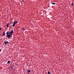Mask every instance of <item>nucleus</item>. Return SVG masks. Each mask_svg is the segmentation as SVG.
Masks as SVG:
<instances>
[{
  "mask_svg": "<svg viewBox=\"0 0 74 74\" xmlns=\"http://www.w3.org/2000/svg\"><path fill=\"white\" fill-rule=\"evenodd\" d=\"M51 4H53V5L55 4V3H54L53 2H52L51 3Z\"/></svg>",
  "mask_w": 74,
  "mask_h": 74,
  "instance_id": "10",
  "label": "nucleus"
},
{
  "mask_svg": "<svg viewBox=\"0 0 74 74\" xmlns=\"http://www.w3.org/2000/svg\"><path fill=\"white\" fill-rule=\"evenodd\" d=\"M16 23H18V22L15 21V22H13V27H14V26H15V25Z\"/></svg>",
  "mask_w": 74,
  "mask_h": 74,
  "instance_id": "2",
  "label": "nucleus"
},
{
  "mask_svg": "<svg viewBox=\"0 0 74 74\" xmlns=\"http://www.w3.org/2000/svg\"><path fill=\"white\" fill-rule=\"evenodd\" d=\"M1 49H0V52H1Z\"/></svg>",
  "mask_w": 74,
  "mask_h": 74,
  "instance_id": "14",
  "label": "nucleus"
},
{
  "mask_svg": "<svg viewBox=\"0 0 74 74\" xmlns=\"http://www.w3.org/2000/svg\"><path fill=\"white\" fill-rule=\"evenodd\" d=\"M5 35V31L3 32V36H4Z\"/></svg>",
  "mask_w": 74,
  "mask_h": 74,
  "instance_id": "7",
  "label": "nucleus"
},
{
  "mask_svg": "<svg viewBox=\"0 0 74 74\" xmlns=\"http://www.w3.org/2000/svg\"><path fill=\"white\" fill-rule=\"evenodd\" d=\"M47 73L48 74H51V73H50V72H49V71H48Z\"/></svg>",
  "mask_w": 74,
  "mask_h": 74,
  "instance_id": "6",
  "label": "nucleus"
},
{
  "mask_svg": "<svg viewBox=\"0 0 74 74\" xmlns=\"http://www.w3.org/2000/svg\"><path fill=\"white\" fill-rule=\"evenodd\" d=\"M8 24L6 25V27H8Z\"/></svg>",
  "mask_w": 74,
  "mask_h": 74,
  "instance_id": "12",
  "label": "nucleus"
},
{
  "mask_svg": "<svg viewBox=\"0 0 74 74\" xmlns=\"http://www.w3.org/2000/svg\"><path fill=\"white\" fill-rule=\"evenodd\" d=\"M9 34H13V29L11 31V32H9Z\"/></svg>",
  "mask_w": 74,
  "mask_h": 74,
  "instance_id": "3",
  "label": "nucleus"
},
{
  "mask_svg": "<svg viewBox=\"0 0 74 74\" xmlns=\"http://www.w3.org/2000/svg\"><path fill=\"white\" fill-rule=\"evenodd\" d=\"M9 32H8L7 33V37L8 38H10V37H11V36H12V35L11 34H9Z\"/></svg>",
  "mask_w": 74,
  "mask_h": 74,
  "instance_id": "1",
  "label": "nucleus"
},
{
  "mask_svg": "<svg viewBox=\"0 0 74 74\" xmlns=\"http://www.w3.org/2000/svg\"><path fill=\"white\" fill-rule=\"evenodd\" d=\"M27 71L28 74H29L30 73H31V71L30 70H28Z\"/></svg>",
  "mask_w": 74,
  "mask_h": 74,
  "instance_id": "4",
  "label": "nucleus"
},
{
  "mask_svg": "<svg viewBox=\"0 0 74 74\" xmlns=\"http://www.w3.org/2000/svg\"><path fill=\"white\" fill-rule=\"evenodd\" d=\"M1 30V28L0 27V30Z\"/></svg>",
  "mask_w": 74,
  "mask_h": 74,
  "instance_id": "13",
  "label": "nucleus"
},
{
  "mask_svg": "<svg viewBox=\"0 0 74 74\" xmlns=\"http://www.w3.org/2000/svg\"><path fill=\"white\" fill-rule=\"evenodd\" d=\"M10 63V61H8V64H9Z\"/></svg>",
  "mask_w": 74,
  "mask_h": 74,
  "instance_id": "9",
  "label": "nucleus"
},
{
  "mask_svg": "<svg viewBox=\"0 0 74 74\" xmlns=\"http://www.w3.org/2000/svg\"><path fill=\"white\" fill-rule=\"evenodd\" d=\"M25 29H23V30H24Z\"/></svg>",
  "mask_w": 74,
  "mask_h": 74,
  "instance_id": "15",
  "label": "nucleus"
},
{
  "mask_svg": "<svg viewBox=\"0 0 74 74\" xmlns=\"http://www.w3.org/2000/svg\"><path fill=\"white\" fill-rule=\"evenodd\" d=\"M71 5H72V6H73V2H72V3Z\"/></svg>",
  "mask_w": 74,
  "mask_h": 74,
  "instance_id": "11",
  "label": "nucleus"
},
{
  "mask_svg": "<svg viewBox=\"0 0 74 74\" xmlns=\"http://www.w3.org/2000/svg\"><path fill=\"white\" fill-rule=\"evenodd\" d=\"M11 68H12V67H14V65H11Z\"/></svg>",
  "mask_w": 74,
  "mask_h": 74,
  "instance_id": "8",
  "label": "nucleus"
},
{
  "mask_svg": "<svg viewBox=\"0 0 74 74\" xmlns=\"http://www.w3.org/2000/svg\"><path fill=\"white\" fill-rule=\"evenodd\" d=\"M4 42L5 44H8V41H4Z\"/></svg>",
  "mask_w": 74,
  "mask_h": 74,
  "instance_id": "5",
  "label": "nucleus"
}]
</instances>
